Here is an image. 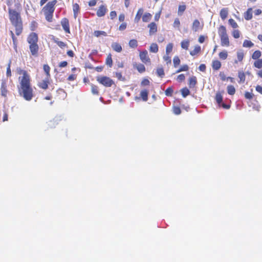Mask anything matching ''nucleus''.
<instances>
[{
  "mask_svg": "<svg viewBox=\"0 0 262 262\" xmlns=\"http://www.w3.org/2000/svg\"><path fill=\"white\" fill-rule=\"evenodd\" d=\"M17 73L22 76L18 77L17 91L18 94L26 101H31L34 97V91L31 84L30 75L27 71L18 68Z\"/></svg>",
  "mask_w": 262,
  "mask_h": 262,
  "instance_id": "obj_1",
  "label": "nucleus"
},
{
  "mask_svg": "<svg viewBox=\"0 0 262 262\" xmlns=\"http://www.w3.org/2000/svg\"><path fill=\"white\" fill-rule=\"evenodd\" d=\"M9 19L15 27L16 35H20L23 30V21L20 13L10 8L8 9Z\"/></svg>",
  "mask_w": 262,
  "mask_h": 262,
  "instance_id": "obj_2",
  "label": "nucleus"
},
{
  "mask_svg": "<svg viewBox=\"0 0 262 262\" xmlns=\"http://www.w3.org/2000/svg\"><path fill=\"white\" fill-rule=\"evenodd\" d=\"M27 41L29 44V50L32 56L37 57L38 56L39 46L37 43L38 37L37 33H31L27 38Z\"/></svg>",
  "mask_w": 262,
  "mask_h": 262,
  "instance_id": "obj_3",
  "label": "nucleus"
},
{
  "mask_svg": "<svg viewBox=\"0 0 262 262\" xmlns=\"http://www.w3.org/2000/svg\"><path fill=\"white\" fill-rule=\"evenodd\" d=\"M57 3V0L49 2L42 8V10L45 16L46 19L48 22L53 20V13L55 11V6Z\"/></svg>",
  "mask_w": 262,
  "mask_h": 262,
  "instance_id": "obj_4",
  "label": "nucleus"
},
{
  "mask_svg": "<svg viewBox=\"0 0 262 262\" xmlns=\"http://www.w3.org/2000/svg\"><path fill=\"white\" fill-rule=\"evenodd\" d=\"M218 33L221 39V45L223 47H228L230 46V40L227 32L226 28L223 25L218 28Z\"/></svg>",
  "mask_w": 262,
  "mask_h": 262,
  "instance_id": "obj_5",
  "label": "nucleus"
},
{
  "mask_svg": "<svg viewBox=\"0 0 262 262\" xmlns=\"http://www.w3.org/2000/svg\"><path fill=\"white\" fill-rule=\"evenodd\" d=\"M97 81L105 87H111L113 85H115L113 80L105 76L98 77Z\"/></svg>",
  "mask_w": 262,
  "mask_h": 262,
  "instance_id": "obj_6",
  "label": "nucleus"
},
{
  "mask_svg": "<svg viewBox=\"0 0 262 262\" xmlns=\"http://www.w3.org/2000/svg\"><path fill=\"white\" fill-rule=\"evenodd\" d=\"M204 27L203 21L200 22L198 19H195L193 20L192 26L191 29L194 32H196L203 30Z\"/></svg>",
  "mask_w": 262,
  "mask_h": 262,
  "instance_id": "obj_7",
  "label": "nucleus"
},
{
  "mask_svg": "<svg viewBox=\"0 0 262 262\" xmlns=\"http://www.w3.org/2000/svg\"><path fill=\"white\" fill-rule=\"evenodd\" d=\"M140 60L144 63H150V59L148 55L147 50H144L139 53Z\"/></svg>",
  "mask_w": 262,
  "mask_h": 262,
  "instance_id": "obj_8",
  "label": "nucleus"
},
{
  "mask_svg": "<svg viewBox=\"0 0 262 262\" xmlns=\"http://www.w3.org/2000/svg\"><path fill=\"white\" fill-rule=\"evenodd\" d=\"M107 11L106 5H101L100 6L96 12V14L98 17H102L105 15Z\"/></svg>",
  "mask_w": 262,
  "mask_h": 262,
  "instance_id": "obj_9",
  "label": "nucleus"
},
{
  "mask_svg": "<svg viewBox=\"0 0 262 262\" xmlns=\"http://www.w3.org/2000/svg\"><path fill=\"white\" fill-rule=\"evenodd\" d=\"M50 78L46 77L45 79L38 82V86L39 88L43 90H47L48 88L49 84H50Z\"/></svg>",
  "mask_w": 262,
  "mask_h": 262,
  "instance_id": "obj_10",
  "label": "nucleus"
},
{
  "mask_svg": "<svg viewBox=\"0 0 262 262\" xmlns=\"http://www.w3.org/2000/svg\"><path fill=\"white\" fill-rule=\"evenodd\" d=\"M61 25L64 30L67 33H70L69 21L68 18H63L61 20Z\"/></svg>",
  "mask_w": 262,
  "mask_h": 262,
  "instance_id": "obj_11",
  "label": "nucleus"
},
{
  "mask_svg": "<svg viewBox=\"0 0 262 262\" xmlns=\"http://www.w3.org/2000/svg\"><path fill=\"white\" fill-rule=\"evenodd\" d=\"M8 91L7 88V83L5 81H3L1 86V94L4 97H7Z\"/></svg>",
  "mask_w": 262,
  "mask_h": 262,
  "instance_id": "obj_12",
  "label": "nucleus"
},
{
  "mask_svg": "<svg viewBox=\"0 0 262 262\" xmlns=\"http://www.w3.org/2000/svg\"><path fill=\"white\" fill-rule=\"evenodd\" d=\"M56 98L59 100H64L67 97V93L65 91L62 89H59L56 91Z\"/></svg>",
  "mask_w": 262,
  "mask_h": 262,
  "instance_id": "obj_13",
  "label": "nucleus"
},
{
  "mask_svg": "<svg viewBox=\"0 0 262 262\" xmlns=\"http://www.w3.org/2000/svg\"><path fill=\"white\" fill-rule=\"evenodd\" d=\"M244 18L246 20H250L252 18V8H249L244 13Z\"/></svg>",
  "mask_w": 262,
  "mask_h": 262,
  "instance_id": "obj_14",
  "label": "nucleus"
},
{
  "mask_svg": "<svg viewBox=\"0 0 262 262\" xmlns=\"http://www.w3.org/2000/svg\"><path fill=\"white\" fill-rule=\"evenodd\" d=\"M148 27L149 28V34L150 35L155 34L157 31V26L155 23H151L148 26Z\"/></svg>",
  "mask_w": 262,
  "mask_h": 262,
  "instance_id": "obj_15",
  "label": "nucleus"
},
{
  "mask_svg": "<svg viewBox=\"0 0 262 262\" xmlns=\"http://www.w3.org/2000/svg\"><path fill=\"white\" fill-rule=\"evenodd\" d=\"M197 83L196 77L194 76H192L189 78L188 80V85L189 88H194Z\"/></svg>",
  "mask_w": 262,
  "mask_h": 262,
  "instance_id": "obj_16",
  "label": "nucleus"
},
{
  "mask_svg": "<svg viewBox=\"0 0 262 262\" xmlns=\"http://www.w3.org/2000/svg\"><path fill=\"white\" fill-rule=\"evenodd\" d=\"M222 66L221 62L219 60H213L212 62V68L214 71L219 70Z\"/></svg>",
  "mask_w": 262,
  "mask_h": 262,
  "instance_id": "obj_17",
  "label": "nucleus"
},
{
  "mask_svg": "<svg viewBox=\"0 0 262 262\" xmlns=\"http://www.w3.org/2000/svg\"><path fill=\"white\" fill-rule=\"evenodd\" d=\"M238 77L239 79L238 82L239 83H244L246 80V74L243 71H238Z\"/></svg>",
  "mask_w": 262,
  "mask_h": 262,
  "instance_id": "obj_18",
  "label": "nucleus"
},
{
  "mask_svg": "<svg viewBox=\"0 0 262 262\" xmlns=\"http://www.w3.org/2000/svg\"><path fill=\"white\" fill-rule=\"evenodd\" d=\"M140 98L144 101H147L148 100V91L144 89L141 91L140 93Z\"/></svg>",
  "mask_w": 262,
  "mask_h": 262,
  "instance_id": "obj_19",
  "label": "nucleus"
},
{
  "mask_svg": "<svg viewBox=\"0 0 262 262\" xmlns=\"http://www.w3.org/2000/svg\"><path fill=\"white\" fill-rule=\"evenodd\" d=\"M113 50L117 52L120 53L122 50V48L120 44L118 42H114L111 45Z\"/></svg>",
  "mask_w": 262,
  "mask_h": 262,
  "instance_id": "obj_20",
  "label": "nucleus"
},
{
  "mask_svg": "<svg viewBox=\"0 0 262 262\" xmlns=\"http://www.w3.org/2000/svg\"><path fill=\"white\" fill-rule=\"evenodd\" d=\"M228 14V10L227 8H224L221 10L220 15L223 20H225L227 17Z\"/></svg>",
  "mask_w": 262,
  "mask_h": 262,
  "instance_id": "obj_21",
  "label": "nucleus"
},
{
  "mask_svg": "<svg viewBox=\"0 0 262 262\" xmlns=\"http://www.w3.org/2000/svg\"><path fill=\"white\" fill-rule=\"evenodd\" d=\"M244 57V53L243 51L239 50L237 52V60H235L234 62L237 63L238 62H242Z\"/></svg>",
  "mask_w": 262,
  "mask_h": 262,
  "instance_id": "obj_22",
  "label": "nucleus"
},
{
  "mask_svg": "<svg viewBox=\"0 0 262 262\" xmlns=\"http://www.w3.org/2000/svg\"><path fill=\"white\" fill-rule=\"evenodd\" d=\"M149 50L150 52L156 53L159 51V47L156 43H152L149 46Z\"/></svg>",
  "mask_w": 262,
  "mask_h": 262,
  "instance_id": "obj_23",
  "label": "nucleus"
},
{
  "mask_svg": "<svg viewBox=\"0 0 262 262\" xmlns=\"http://www.w3.org/2000/svg\"><path fill=\"white\" fill-rule=\"evenodd\" d=\"M43 70L46 74V77L51 78V75H50V73L51 68L49 67V66L47 64H43Z\"/></svg>",
  "mask_w": 262,
  "mask_h": 262,
  "instance_id": "obj_24",
  "label": "nucleus"
},
{
  "mask_svg": "<svg viewBox=\"0 0 262 262\" xmlns=\"http://www.w3.org/2000/svg\"><path fill=\"white\" fill-rule=\"evenodd\" d=\"M10 34L12 39L14 48L15 50H16L17 47V39L15 36L14 34L12 31H10Z\"/></svg>",
  "mask_w": 262,
  "mask_h": 262,
  "instance_id": "obj_25",
  "label": "nucleus"
},
{
  "mask_svg": "<svg viewBox=\"0 0 262 262\" xmlns=\"http://www.w3.org/2000/svg\"><path fill=\"white\" fill-rule=\"evenodd\" d=\"M73 10L74 12V16L76 18L77 17L78 14L80 10L79 5L77 3L74 4L73 5Z\"/></svg>",
  "mask_w": 262,
  "mask_h": 262,
  "instance_id": "obj_26",
  "label": "nucleus"
},
{
  "mask_svg": "<svg viewBox=\"0 0 262 262\" xmlns=\"http://www.w3.org/2000/svg\"><path fill=\"white\" fill-rule=\"evenodd\" d=\"M91 91L93 95H99V88L98 86L94 85L93 84H91Z\"/></svg>",
  "mask_w": 262,
  "mask_h": 262,
  "instance_id": "obj_27",
  "label": "nucleus"
},
{
  "mask_svg": "<svg viewBox=\"0 0 262 262\" xmlns=\"http://www.w3.org/2000/svg\"><path fill=\"white\" fill-rule=\"evenodd\" d=\"M227 93L230 95H233L235 94L236 90L234 86L232 85H229L227 88Z\"/></svg>",
  "mask_w": 262,
  "mask_h": 262,
  "instance_id": "obj_28",
  "label": "nucleus"
},
{
  "mask_svg": "<svg viewBox=\"0 0 262 262\" xmlns=\"http://www.w3.org/2000/svg\"><path fill=\"white\" fill-rule=\"evenodd\" d=\"M201 51V47L196 45L194 47V49L190 52V54L191 56H194L197 54L199 53Z\"/></svg>",
  "mask_w": 262,
  "mask_h": 262,
  "instance_id": "obj_29",
  "label": "nucleus"
},
{
  "mask_svg": "<svg viewBox=\"0 0 262 262\" xmlns=\"http://www.w3.org/2000/svg\"><path fill=\"white\" fill-rule=\"evenodd\" d=\"M215 99L219 106L223 101V96L220 92L216 93L215 97Z\"/></svg>",
  "mask_w": 262,
  "mask_h": 262,
  "instance_id": "obj_30",
  "label": "nucleus"
},
{
  "mask_svg": "<svg viewBox=\"0 0 262 262\" xmlns=\"http://www.w3.org/2000/svg\"><path fill=\"white\" fill-rule=\"evenodd\" d=\"M105 63L107 64L110 68H111L113 66V60L112 57V54L109 53L105 60Z\"/></svg>",
  "mask_w": 262,
  "mask_h": 262,
  "instance_id": "obj_31",
  "label": "nucleus"
},
{
  "mask_svg": "<svg viewBox=\"0 0 262 262\" xmlns=\"http://www.w3.org/2000/svg\"><path fill=\"white\" fill-rule=\"evenodd\" d=\"M228 52L226 50L220 52L219 54V57L221 60H226L228 57Z\"/></svg>",
  "mask_w": 262,
  "mask_h": 262,
  "instance_id": "obj_32",
  "label": "nucleus"
},
{
  "mask_svg": "<svg viewBox=\"0 0 262 262\" xmlns=\"http://www.w3.org/2000/svg\"><path fill=\"white\" fill-rule=\"evenodd\" d=\"M186 9V6L185 4L179 5L178 10V14L182 15Z\"/></svg>",
  "mask_w": 262,
  "mask_h": 262,
  "instance_id": "obj_33",
  "label": "nucleus"
},
{
  "mask_svg": "<svg viewBox=\"0 0 262 262\" xmlns=\"http://www.w3.org/2000/svg\"><path fill=\"white\" fill-rule=\"evenodd\" d=\"M261 55V53L259 50H256L253 52L252 55V58L254 60H257L259 59V57Z\"/></svg>",
  "mask_w": 262,
  "mask_h": 262,
  "instance_id": "obj_34",
  "label": "nucleus"
},
{
  "mask_svg": "<svg viewBox=\"0 0 262 262\" xmlns=\"http://www.w3.org/2000/svg\"><path fill=\"white\" fill-rule=\"evenodd\" d=\"M143 14V10L141 9H140L138 10L135 17V21L136 23H138L139 20H140V18L142 15Z\"/></svg>",
  "mask_w": 262,
  "mask_h": 262,
  "instance_id": "obj_35",
  "label": "nucleus"
},
{
  "mask_svg": "<svg viewBox=\"0 0 262 262\" xmlns=\"http://www.w3.org/2000/svg\"><path fill=\"white\" fill-rule=\"evenodd\" d=\"M136 68L138 70V71L140 73H143L145 71V67L144 64L142 63H139L136 64Z\"/></svg>",
  "mask_w": 262,
  "mask_h": 262,
  "instance_id": "obj_36",
  "label": "nucleus"
},
{
  "mask_svg": "<svg viewBox=\"0 0 262 262\" xmlns=\"http://www.w3.org/2000/svg\"><path fill=\"white\" fill-rule=\"evenodd\" d=\"M128 45L131 48L134 49L136 48L138 46L137 40L135 39L130 40L128 42Z\"/></svg>",
  "mask_w": 262,
  "mask_h": 262,
  "instance_id": "obj_37",
  "label": "nucleus"
},
{
  "mask_svg": "<svg viewBox=\"0 0 262 262\" xmlns=\"http://www.w3.org/2000/svg\"><path fill=\"white\" fill-rule=\"evenodd\" d=\"M181 92L182 96L184 98L186 97L190 94V91L186 87L183 88L181 90Z\"/></svg>",
  "mask_w": 262,
  "mask_h": 262,
  "instance_id": "obj_38",
  "label": "nucleus"
},
{
  "mask_svg": "<svg viewBox=\"0 0 262 262\" xmlns=\"http://www.w3.org/2000/svg\"><path fill=\"white\" fill-rule=\"evenodd\" d=\"M152 15L149 13H145L142 16V20L143 22H148L151 18Z\"/></svg>",
  "mask_w": 262,
  "mask_h": 262,
  "instance_id": "obj_39",
  "label": "nucleus"
},
{
  "mask_svg": "<svg viewBox=\"0 0 262 262\" xmlns=\"http://www.w3.org/2000/svg\"><path fill=\"white\" fill-rule=\"evenodd\" d=\"M253 66L255 68H256L257 69L262 68V59L256 60L254 62Z\"/></svg>",
  "mask_w": 262,
  "mask_h": 262,
  "instance_id": "obj_40",
  "label": "nucleus"
},
{
  "mask_svg": "<svg viewBox=\"0 0 262 262\" xmlns=\"http://www.w3.org/2000/svg\"><path fill=\"white\" fill-rule=\"evenodd\" d=\"M189 45V41L188 39L183 40L181 43V46L182 48L185 49V50H188Z\"/></svg>",
  "mask_w": 262,
  "mask_h": 262,
  "instance_id": "obj_41",
  "label": "nucleus"
},
{
  "mask_svg": "<svg viewBox=\"0 0 262 262\" xmlns=\"http://www.w3.org/2000/svg\"><path fill=\"white\" fill-rule=\"evenodd\" d=\"M243 46L244 47L251 48L254 46V43L250 40H245L243 42Z\"/></svg>",
  "mask_w": 262,
  "mask_h": 262,
  "instance_id": "obj_42",
  "label": "nucleus"
},
{
  "mask_svg": "<svg viewBox=\"0 0 262 262\" xmlns=\"http://www.w3.org/2000/svg\"><path fill=\"white\" fill-rule=\"evenodd\" d=\"M173 45L172 43H169L166 47V54H169L172 51Z\"/></svg>",
  "mask_w": 262,
  "mask_h": 262,
  "instance_id": "obj_43",
  "label": "nucleus"
},
{
  "mask_svg": "<svg viewBox=\"0 0 262 262\" xmlns=\"http://www.w3.org/2000/svg\"><path fill=\"white\" fill-rule=\"evenodd\" d=\"M173 66L177 68L180 64V59L178 56H176L173 59Z\"/></svg>",
  "mask_w": 262,
  "mask_h": 262,
  "instance_id": "obj_44",
  "label": "nucleus"
},
{
  "mask_svg": "<svg viewBox=\"0 0 262 262\" xmlns=\"http://www.w3.org/2000/svg\"><path fill=\"white\" fill-rule=\"evenodd\" d=\"M156 73H157V74L158 75V76L160 77H163L165 75L164 69L163 68H158L157 69Z\"/></svg>",
  "mask_w": 262,
  "mask_h": 262,
  "instance_id": "obj_45",
  "label": "nucleus"
},
{
  "mask_svg": "<svg viewBox=\"0 0 262 262\" xmlns=\"http://www.w3.org/2000/svg\"><path fill=\"white\" fill-rule=\"evenodd\" d=\"M94 34L96 37H99L101 35L106 36L107 34L105 31H95L94 32Z\"/></svg>",
  "mask_w": 262,
  "mask_h": 262,
  "instance_id": "obj_46",
  "label": "nucleus"
},
{
  "mask_svg": "<svg viewBox=\"0 0 262 262\" xmlns=\"http://www.w3.org/2000/svg\"><path fill=\"white\" fill-rule=\"evenodd\" d=\"M228 22L233 28L235 29L238 27L237 24L233 19L230 18Z\"/></svg>",
  "mask_w": 262,
  "mask_h": 262,
  "instance_id": "obj_47",
  "label": "nucleus"
},
{
  "mask_svg": "<svg viewBox=\"0 0 262 262\" xmlns=\"http://www.w3.org/2000/svg\"><path fill=\"white\" fill-rule=\"evenodd\" d=\"M54 41L60 48L62 49L67 47V44L62 41H59L58 39H57L55 40Z\"/></svg>",
  "mask_w": 262,
  "mask_h": 262,
  "instance_id": "obj_48",
  "label": "nucleus"
},
{
  "mask_svg": "<svg viewBox=\"0 0 262 262\" xmlns=\"http://www.w3.org/2000/svg\"><path fill=\"white\" fill-rule=\"evenodd\" d=\"M115 77L117 78V79L120 81H124L125 80L124 77L122 76V73L121 72H116Z\"/></svg>",
  "mask_w": 262,
  "mask_h": 262,
  "instance_id": "obj_49",
  "label": "nucleus"
},
{
  "mask_svg": "<svg viewBox=\"0 0 262 262\" xmlns=\"http://www.w3.org/2000/svg\"><path fill=\"white\" fill-rule=\"evenodd\" d=\"M189 69V67L187 64L182 66L177 71L176 73H180L182 71H187Z\"/></svg>",
  "mask_w": 262,
  "mask_h": 262,
  "instance_id": "obj_50",
  "label": "nucleus"
},
{
  "mask_svg": "<svg viewBox=\"0 0 262 262\" xmlns=\"http://www.w3.org/2000/svg\"><path fill=\"white\" fill-rule=\"evenodd\" d=\"M173 89L171 87L168 88L165 91V94L167 96H171L173 93Z\"/></svg>",
  "mask_w": 262,
  "mask_h": 262,
  "instance_id": "obj_51",
  "label": "nucleus"
},
{
  "mask_svg": "<svg viewBox=\"0 0 262 262\" xmlns=\"http://www.w3.org/2000/svg\"><path fill=\"white\" fill-rule=\"evenodd\" d=\"M163 59L166 62L167 64H170L171 62V60L170 57L169 56V54H166L163 56Z\"/></svg>",
  "mask_w": 262,
  "mask_h": 262,
  "instance_id": "obj_52",
  "label": "nucleus"
},
{
  "mask_svg": "<svg viewBox=\"0 0 262 262\" xmlns=\"http://www.w3.org/2000/svg\"><path fill=\"white\" fill-rule=\"evenodd\" d=\"M232 34L235 38H238L240 37V32L238 30H234L232 32Z\"/></svg>",
  "mask_w": 262,
  "mask_h": 262,
  "instance_id": "obj_53",
  "label": "nucleus"
},
{
  "mask_svg": "<svg viewBox=\"0 0 262 262\" xmlns=\"http://www.w3.org/2000/svg\"><path fill=\"white\" fill-rule=\"evenodd\" d=\"M185 79V76L184 74H180L177 76V80L178 82H181Z\"/></svg>",
  "mask_w": 262,
  "mask_h": 262,
  "instance_id": "obj_54",
  "label": "nucleus"
},
{
  "mask_svg": "<svg viewBox=\"0 0 262 262\" xmlns=\"http://www.w3.org/2000/svg\"><path fill=\"white\" fill-rule=\"evenodd\" d=\"M173 26L174 28H180V20H179V19L178 18H175V19L174 20V22H173Z\"/></svg>",
  "mask_w": 262,
  "mask_h": 262,
  "instance_id": "obj_55",
  "label": "nucleus"
},
{
  "mask_svg": "<svg viewBox=\"0 0 262 262\" xmlns=\"http://www.w3.org/2000/svg\"><path fill=\"white\" fill-rule=\"evenodd\" d=\"M254 95L252 93L246 92L245 93V97L247 99H251L253 98Z\"/></svg>",
  "mask_w": 262,
  "mask_h": 262,
  "instance_id": "obj_56",
  "label": "nucleus"
},
{
  "mask_svg": "<svg viewBox=\"0 0 262 262\" xmlns=\"http://www.w3.org/2000/svg\"><path fill=\"white\" fill-rule=\"evenodd\" d=\"M149 83H150V82L148 79H147L146 78H144L141 81V85L142 86H146V85H149Z\"/></svg>",
  "mask_w": 262,
  "mask_h": 262,
  "instance_id": "obj_57",
  "label": "nucleus"
},
{
  "mask_svg": "<svg viewBox=\"0 0 262 262\" xmlns=\"http://www.w3.org/2000/svg\"><path fill=\"white\" fill-rule=\"evenodd\" d=\"M173 113L176 115H179L181 113V110L179 107L176 106L173 108Z\"/></svg>",
  "mask_w": 262,
  "mask_h": 262,
  "instance_id": "obj_58",
  "label": "nucleus"
},
{
  "mask_svg": "<svg viewBox=\"0 0 262 262\" xmlns=\"http://www.w3.org/2000/svg\"><path fill=\"white\" fill-rule=\"evenodd\" d=\"M77 75L76 74H71L68 77V80L70 81H74L76 79Z\"/></svg>",
  "mask_w": 262,
  "mask_h": 262,
  "instance_id": "obj_59",
  "label": "nucleus"
},
{
  "mask_svg": "<svg viewBox=\"0 0 262 262\" xmlns=\"http://www.w3.org/2000/svg\"><path fill=\"white\" fill-rule=\"evenodd\" d=\"M6 74L7 77H10L11 76V71L10 64L8 65L7 68Z\"/></svg>",
  "mask_w": 262,
  "mask_h": 262,
  "instance_id": "obj_60",
  "label": "nucleus"
},
{
  "mask_svg": "<svg viewBox=\"0 0 262 262\" xmlns=\"http://www.w3.org/2000/svg\"><path fill=\"white\" fill-rule=\"evenodd\" d=\"M97 0H90L88 4L91 7L94 6L97 4Z\"/></svg>",
  "mask_w": 262,
  "mask_h": 262,
  "instance_id": "obj_61",
  "label": "nucleus"
},
{
  "mask_svg": "<svg viewBox=\"0 0 262 262\" xmlns=\"http://www.w3.org/2000/svg\"><path fill=\"white\" fill-rule=\"evenodd\" d=\"M68 65V62L66 61H63L59 63V67L60 68H63L67 67Z\"/></svg>",
  "mask_w": 262,
  "mask_h": 262,
  "instance_id": "obj_62",
  "label": "nucleus"
},
{
  "mask_svg": "<svg viewBox=\"0 0 262 262\" xmlns=\"http://www.w3.org/2000/svg\"><path fill=\"white\" fill-rule=\"evenodd\" d=\"M110 17L112 19H113L114 18H115L117 16V13L116 11H113L110 12Z\"/></svg>",
  "mask_w": 262,
  "mask_h": 262,
  "instance_id": "obj_63",
  "label": "nucleus"
},
{
  "mask_svg": "<svg viewBox=\"0 0 262 262\" xmlns=\"http://www.w3.org/2000/svg\"><path fill=\"white\" fill-rule=\"evenodd\" d=\"M255 89L257 92H258L260 94H262V86H261L258 85L256 86Z\"/></svg>",
  "mask_w": 262,
  "mask_h": 262,
  "instance_id": "obj_64",
  "label": "nucleus"
}]
</instances>
